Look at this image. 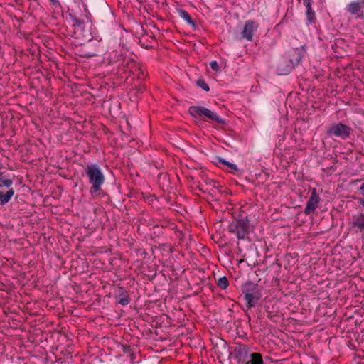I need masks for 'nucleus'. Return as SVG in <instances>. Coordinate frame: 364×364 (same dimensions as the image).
<instances>
[{"label": "nucleus", "instance_id": "obj_27", "mask_svg": "<svg viewBox=\"0 0 364 364\" xmlns=\"http://www.w3.org/2000/svg\"><path fill=\"white\" fill-rule=\"evenodd\" d=\"M358 190L360 193L364 196V183L360 186Z\"/></svg>", "mask_w": 364, "mask_h": 364}, {"label": "nucleus", "instance_id": "obj_2", "mask_svg": "<svg viewBox=\"0 0 364 364\" xmlns=\"http://www.w3.org/2000/svg\"><path fill=\"white\" fill-rule=\"evenodd\" d=\"M85 172L90 184L89 190L90 195L93 196L99 195L105 196L106 193L102 191L105 176L101 167L97 164L90 163L86 165Z\"/></svg>", "mask_w": 364, "mask_h": 364}, {"label": "nucleus", "instance_id": "obj_33", "mask_svg": "<svg viewBox=\"0 0 364 364\" xmlns=\"http://www.w3.org/2000/svg\"><path fill=\"white\" fill-rule=\"evenodd\" d=\"M124 348H128V349H129V346H126V347H124ZM126 351H127V350H126V349H124V352H126Z\"/></svg>", "mask_w": 364, "mask_h": 364}, {"label": "nucleus", "instance_id": "obj_8", "mask_svg": "<svg viewBox=\"0 0 364 364\" xmlns=\"http://www.w3.org/2000/svg\"><path fill=\"white\" fill-rule=\"evenodd\" d=\"M213 162L218 167H226V170L237 176H240L243 173V170L240 169L237 166L231 163L219 156H215L213 158Z\"/></svg>", "mask_w": 364, "mask_h": 364}, {"label": "nucleus", "instance_id": "obj_16", "mask_svg": "<svg viewBox=\"0 0 364 364\" xmlns=\"http://www.w3.org/2000/svg\"><path fill=\"white\" fill-rule=\"evenodd\" d=\"M352 227L364 235V213H360L354 216Z\"/></svg>", "mask_w": 364, "mask_h": 364}, {"label": "nucleus", "instance_id": "obj_19", "mask_svg": "<svg viewBox=\"0 0 364 364\" xmlns=\"http://www.w3.org/2000/svg\"><path fill=\"white\" fill-rule=\"evenodd\" d=\"M14 189L12 187L7 188L6 192L0 190V204L4 205L8 203L14 196Z\"/></svg>", "mask_w": 364, "mask_h": 364}, {"label": "nucleus", "instance_id": "obj_29", "mask_svg": "<svg viewBox=\"0 0 364 364\" xmlns=\"http://www.w3.org/2000/svg\"><path fill=\"white\" fill-rule=\"evenodd\" d=\"M361 6L364 8V0H360Z\"/></svg>", "mask_w": 364, "mask_h": 364}, {"label": "nucleus", "instance_id": "obj_31", "mask_svg": "<svg viewBox=\"0 0 364 364\" xmlns=\"http://www.w3.org/2000/svg\"><path fill=\"white\" fill-rule=\"evenodd\" d=\"M247 317H248V322H250V320H251V318H250V316L247 314Z\"/></svg>", "mask_w": 364, "mask_h": 364}, {"label": "nucleus", "instance_id": "obj_34", "mask_svg": "<svg viewBox=\"0 0 364 364\" xmlns=\"http://www.w3.org/2000/svg\"><path fill=\"white\" fill-rule=\"evenodd\" d=\"M242 337H245L246 338H247L246 337V334H245V335H242Z\"/></svg>", "mask_w": 364, "mask_h": 364}, {"label": "nucleus", "instance_id": "obj_35", "mask_svg": "<svg viewBox=\"0 0 364 364\" xmlns=\"http://www.w3.org/2000/svg\"><path fill=\"white\" fill-rule=\"evenodd\" d=\"M242 337H245L246 338H247L246 337V334H245V335H242Z\"/></svg>", "mask_w": 364, "mask_h": 364}, {"label": "nucleus", "instance_id": "obj_30", "mask_svg": "<svg viewBox=\"0 0 364 364\" xmlns=\"http://www.w3.org/2000/svg\"><path fill=\"white\" fill-rule=\"evenodd\" d=\"M360 203L363 205V207L364 208V200H362Z\"/></svg>", "mask_w": 364, "mask_h": 364}, {"label": "nucleus", "instance_id": "obj_20", "mask_svg": "<svg viewBox=\"0 0 364 364\" xmlns=\"http://www.w3.org/2000/svg\"><path fill=\"white\" fill-rule=\"evenodd\" d=\"M178 16L183 18L187 23L191 25L194 30L198 28V26L195 21L192 19L191 15L184 9H176Z\"/></svg>", "mask_w": 364, "mask_h": 364}, {"label": "nucleus", "instance_id": "obj_3", "mask_svg": "<svg viewBox=\"0 0 364 364\" xmlns=\"http://www.w3.org/2000/svg\"><path fill=\"white\" fill-rule=\"evenodd\" d=\"M241 290L248 309L255 307L262 296V289L258 284L250 280L242 285Z\"/></svg>", "mask_w": 364, "mask_h": 364}, {"label": "nucleus", "instance_id": "obj_22", "mask_svg": "<svg viewBox=\"0 0 364 364\" xmlns=\"http://www.w3.org/2000/svg\"><path fill=\"white\" fill-rule=\"evenodd\" d=\"M217 285L222 289H226L229 285L228 278L225 276L220 277L218 280Z\"/></svg>", "mask_w": 364, "mask_h": 364}, {"label": "nucleus", "instance_id": "obj_24", "mask_svg": "<svg viewBox=\"0 0 364 364\" xmlns=\"http://www.w3.org/2000/svg\"><path fill=\"white\" fill-rule=\"evenodd\" d=\"M265 312L267 313V316L270 318L273 319V318L276 316L275 313L270 309V307L269 305L265 304L264 306Z\"/></svg>", "mask_w": 364, "mask_h": 364}, {"label": "nucleus", "instance_id": "obj_6", "mask_svg": "<svg viewBox=\"0 0 364 364\" xmlns=\"http://www.w3.org/2000/svg\"><path fill=\"white\" fill-rule=\"evenodd\" d=\"M84 9L83 11L80 13L72 9L69 11L68 16L70 19L73 22V26L82 31L85 28V24L91 21L92 15L88 11L87 6L84 2L82 3Z\"/></svg>", "mask_w": 364, "mask_h": 364}, {"label": "nucleus", "instance_id": "obj_4", "mask_svg": "<svg viewBox=\"0 0 364 364\" xmlns=\"http://www.w3.org/2000/svg\"><path fill=\"white\" fill-rule=\"evenodd\" d=\"M223 342V348L227 350L229 359L235 360L237 364H244L251 350L250 347L242 343H235L233 346H228Z\"/></svg>", "mask_w": 364, "mask_h": 364}, {"label": "nucleus", "instance_id": "obj_14", "mask_svg": "<svg viewBox=\"0 0 364 364\" xmlns=\"http://www.w3.org/2000/svg\"><path fill=\"white\" fill-rule=\"evenodd\" d=\"M208 108L203 106H191L188 109L189 114L196 119L200 117L203 119L204 116L205 115L206 111Z\"/></svg>", "mask_w": 364, "mask_h": 364}, {"label": "nucleus", "instance_id": "obj_32", "mask_svg": "<svg viewBox=\"0 0 364 364\" xmlns=\"http://www.w3.org/2000/svg\"><path fill=\"white\" fill-rule=\"evenodd\" d=\"M131 358H132V360H134V358H135L134 355V354H132Z\"/></svg>", "mask_w": 364, "mask_h": 364}, {"label": "nucleus", "instance_id": "obj_10", "mask_svg": "<svg viewBox=\"0 0 364 364\" xmlns=\"http://www.w3.org/2000/svg\"><path fill=\"white\" fill-rule=\"evenodd\" d=\"M320 200L321 198L318 194L317 193L316 188H313L309 199L308 200L306 207L304 208V213L306 215H309L311 213H314L315 210L317 208Z\"/></svg>", "mask_w": 364, "mask_h": 364}, {"label": "nucleus", "instance_id": "obj_9", "mask_svg": "<svg viewBox=\"0 0 364 364\" xmlns=\"http://www.w3.org/2000/svg\"><path fill=\"white\" fill-rule=\"evenodd\" d=\"M259 24L254 20L245 21L243 30L241 33L242 37L248 41H252L255 32L257 31Z\"/></svg>", "mask_w": 364, "mask_h": 364}, {"label": "nucleus", "instance_id": "obj_15", "mask_svg": "<svg viewBox=\"0 0 364 364\" xmlns=\"http://www.w3.org/2000/svg\"><path fill=\"white\" fill-rule=\"evenodd\" d=\"M208 108L203 106H191L188 109L189 114L196 119L200 117L203 119L204 116L205 115L206 111Z\"/></svg>", "mask_w": 364, "mask_h": 364}, {"label": "nucleus", "instance_id": "obj_23", "mask_svg": "<svg viewBox=\"0 0 364 364\" xmlns=\"http://www.w3.org/2000/svg\"><path fill=\"white\" fill-rule=\"evenodd\" d=\"M196 85L205 92H208L210 90L209 85L205 82V80L203 78H199L196 81Z\"/></svg>", "mask_w": 364, "mask_h": 364}, {"label": "nucleus", "instance_id": "obj_13", "mask_svg": "<svg viewBox=\"0 0 364 364\" xmlns=\"http://www.w3.org/2000/svg\"><path fill=\"white\" fill-rule=\"evenodd\" d=\"M116 301L122 306H127L130 301V296L127 291L122 287H119L118 293L115 296Z\"/></svg>", "mask_w": 364, "mask_h": 364}, {"label": "nucleus", "instance_id": "obj_17", "mask_svg": "<svg viewBox=\"0 0 364 364\" xmlns=\"http://www.w3.org/2000/svg\"><path fill=\"white\" fill-rule=\"evenodd\" d=\"M311 4H312L311 0L309 1H305V2H304V5L305 6V7L306 9V16L308 24L314 23L316 19L315 12L314 11V10L312 9Z\"/></svg>", "mask_w": 364, "mask_h": 364}, {"label": "nucleus", "instance_id": "obj_5", "mask_svg": "<svg viewBox=\"0 0 364 364\" xmlns=\"http://www.w3.org/2000/svg\"><path fill=\"white\" fill-rule=\"evenodd\" d=\"M229 232L237 235L239 240H245L250 232V220L247 216L240 215L228 225Z\"/></svg>", "mask_w": 364, "mask_h": 364}, {"label": "nucleus", "instance_id": "obj_11", "mask_svg": "<svg viewBox=\"0 0 364 364\" xmlns=\"http://www.w3.org/2000/svg\"><path fill=\"white\" fill-rule=\"evenodd\" d=\"M361 4L358 1H352L347 4L346 10L350 15L356 16L357 18H363V12L361 11Z\"/></svg>", "mask_w": 364, "mask_h": 364}, {"label": "nucleus", "instance_id": "obj_12", "mask_svg": "<svg viewBox=\"0 0 364 364\" xmlns=\"http://www.w3.org/2000/svg\"><path fill=\"white\" fill-rule=\"evenodd\" d=\"M203 120L208 122H215L222 125L227 124V122L225 119L220 117L217 112L209 109H207L205 115L203 117Z\"/></svg>", "mask_w": 364, "mask_h": 364}, {"label": "nucleus", "instance_id": "obj_25", "mask_svg": "<svg viewBox=\"0 0 364 364\" xmlns=\"http://www.w3.org/2000/svg\"><path fill=\"white\" fill-rule=\"evenodd\" d=\"M209 65H210V68L215 71H218L220 69V67L216 60L211 61Z\"/></svg>", "mask_w": 364, "mask_h": 364}, {"label": "nucleus", "instance_id": "obj_1", "mask_svg": "<svg viewBox=\"0 0 364 364\" xmlns=\"http://www.w3.org/2000/svg\"><path fill=\"white\" fill-rule=\"evenodd\" d=\"M305 46L291 48L279 59L276 72L279 75H287L298 66L306 54Z\"/></svg>", "mask_w": 364, "mask_h": 364}, {"label": "nucleus", "instance_id": "obj_28", "mask_svg": "<svg viewBox=\"0 0 364 364\" xmlns=\"http://www.w3.org/2000/svg\"><path fill=\"white\" fill-rule=\"evenodd\" d=\"M50 1L54 5H56L57 4L59 3L58 0H50Z\"/></svg>", "mask_w": 364, "mask_h": 364}, {"label": "nucleus", "instance_id": "obj_7", "mask_svg": "<svg viewBox=\"0 0 364 364\" xmlns=\"http://www.w3.org/2000/svg\"><path fill=\"white\" fill-rule=\"evenodd\" d=\"M353 129L342 122L335 123L328 127L326 134L330 138H338L342 140L348 139Z\"/></svg>", "mask_w": 364, "mask_h": 364}, {"label": "nucleus", "instance_id": "obj_26", "mask_svg": "<svg viewBox=\"0 0 364 364\" xmlns=\"http://www.w3.org/2000/svg\"><path fill=\"white\" fill-rule=\"evenodd\" d=\"M145 89L146 87L143 85L136 87V92L139 93H142L145 90Z\"/></svg>", "mask_w": 364, "mask_h": 364}, {"label": "nucleus", "instance_id": "obj_21", "mask_svg": "<svg viewBox=\"0 0 364 364\" xmlns=\"http://www.w3.org/2000/svg\"><path fill=\"white\" fill-rule=\"evenodd\" d=\"M3 173L0 172V188H10L12 187L14 181L12 179L6 178L5 176H2Z\"/></svg>", "mask_w": 364, "mask_h": 364}, {"label": "nucleus", "instance_id": "obj_36", "mask_svg": "<svg viewBox=\"0 0 364 364\" xmlns=\"http://www.w3.org/2000/svg\"><path fill=\"white\" fill-rule=\"evenodd\" d=\"M81 3L84 2V0H79Z\"/></svg>", "mask_w": 364, "mask_h": 364}, {"label": "nucleus", "instance_id": "obj_18", "mask_svg": "<svg viewBox=\"0 0 364 364\" xmlns=\"http://www.w3.org/2000/svg\"><path fill=\"white\" fill-rule=\"evenodd\" d=\"M244 364H264V361L259 353L252 352V350H250L247 355V359Z\"/></svg>", "mask_w": 364, "mask_h": 364}]
</instances>
